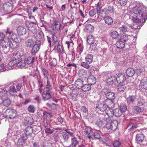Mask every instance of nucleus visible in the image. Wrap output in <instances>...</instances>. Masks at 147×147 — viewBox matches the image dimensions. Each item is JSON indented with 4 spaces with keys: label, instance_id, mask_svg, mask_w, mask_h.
Listing matches in <instances>:
<instances>
[{
    "label": "nucleus",
    "instance_id": "nucleus-1",
    "mask_svg": "<svg viewBox=\"0 0 147 147\" xmlns=\"http://www.w3.org/2000/svg\"><path fill=\"white\" fill-rule=\"evenodd\" d=\"M23 88V85L22 83L15 81L13 82V84L9 86V91L13 95H16L17 92L20 91Z\"/></svg>",
    "mask_w": 147,
    "mask_h": 147
},
{
    "label": "nucleus",
    "instance_id": "nucleus-2",
    "mask_svg": "<svg viewBox=\"0 0 147 147\" xmlns=\"http://www.w3.org/2000/svg\"><path fill=\"white\" fill-rule=\"evenodd\" d=\"M142 11L143 9L141 7H135L133 8L132 14L134 16L143 18L144 19L143 22H145L147 19V15L146 13H143Z\"/></svg>",
    "mask_w": 147,
    "mask_h": 147
},
{
    "label": "nucleus",
    "instance_id": "nucleus-3",
    "mask_svg": "<svg viewBox=\"0 0 147 147\" xmlns=\"http://www.w3.org/2000/svg\"><path fill=\"white\" fill-rule=\"evenodd\" d=\"M14 42H12L11 41L9 40L7 37L5 38L4 39L1 41L0 44L1 47L4 49H7V47H10L12 48L15 47V45H14Z\"/></svg>",
    "mask_w": 147,
    "mask_h": 147
},
{
    "label": "nucleus",
    "instance_id": "nucleus-4",
    "mask_svg": "<svg viewBox=\"0 0 147 147\" xmlns=\"http://www.w3.org/2000/svg\"><path fill=\"white\" fill-rule=\"evenodd\" d=\"M116 77L112 73H109L108 78L105 80L106 83L109 86H112L116 81Z\"/></svg>",
    "mask_w": 147,
    "mask_h": 147
},
{
    "label": "nucleus",
    "instance_id": "nucleus-5",
    "mask_svg": "<svg viewBox=\"0 0 147 147\" xmlns=\"http://www.w3.org/2000/svg\"><path fill=\"white\" fill-rule=\"evenodd\" d=\"M4 117L7 119H13L16 116V113L14 110L7 109L3 113Z\"/></svg>",
    "mask_w": 147,
    "mask_h": 147
},
{
    "label": "nucleus",
    "instance_id": "nucleus-6",
    "mask_svg": "<svg viewBox=\"0 0 147 147\" xmlns=\"http://www.w3.org/2000/svg\"><path fill=\"white\" fill-rule=\"evenodd\" d=\"M102 92L105 94L107 99L111 100L114 99L115 98V93L110 91L109 89L104 88L103 89Z\"/></svg>",
    "mask_w": 147,
    "mask_h": 147
},
{
    "label": "nucleus",
    "instance_id": "nucleus-7",
    "mask_svg": "<svg viewBox=\"0 0 147 147\" xmlns=\"http://www.w3.org/2000/svg\"><path fill=\"white\" fill-rule=\"evenodd\" d=\"M7 37L8 38L9 40L11 41L12 42H14L13 43L14 45L15 42L19 43L21 41V38L19 36L13 32Z\"/></svg>",
    "mask_w": 147,
    "mask_h": 147
},
{
    "label": "nucleus",
    "instance_id": "nucleus-8",
    "mask_svg": "<svg viewBox=\"0 0 147 147\" xmlns=\"http://www.w3.org/2000/svg\"><path fill=\"white\" fill-rule=\"evenodd\" d=\"M106 120L107 123L106 127L107 129H117L118 124L117 121H113L110 123V121H111V120H108V119Z\"/></svg>",
    "mask_w": 147,
    "mask_h": 147
},
{
    "label": "nucleus",
    "instance_id": "nucleus-9",
    "mask_svg": "<svg viewBox=\"0 0 147 147\" xmlns=\"http://www.w3.org/2000/svg\"><path fill=\"white\" fill-rule=\"evenodd\" d=\"M47 82L46 85L44 87L45 90L51 92L53 88V81L52 79L50 80L49 79H47Z\"/></svg>",
    "mask_w": 147,
    "mask_h": 147
},
{
    "label": "nucleus",
    "instance_id": "nucleus-10",
    "mask_svg": "<svg viewBox=\"0 0 147 147\" xmlns=\"http://www.w3.org/2000/svg\"><path fill=\"white\" fill-rule=\"evenodd\" d=\"M51 92L44 90L43 92L41 94L42 99L44 101L49 100L52 98V96L50 93Z\"/></svg>",
    "mask_w": 147,
    "mask_h": 147
},
{
    "label": "nucleus",
    "instance_id": "nucleus-11",
    "mask_svg": "<svg viewBox=\"0 0 147 147\" xmlns=\"http://www.w3.org/2000/svg\"><path fill=\"white\" fill-rule=\"evenodd\" d=\"M44 35L42 32H40L35 36V40L36 43L38 44L41 43V41L44 38Z\"/></svg>",
    "mask_w": 147,
    "mask_h": 147
},
{
    "label": "nucleus",
    "instance_id": "nucleus-12",
    "mask_svg": "<svg viewBox=\"0 0 147 147\" xmlns=\"http://www.w3.org/2000/svg\"><path fill=\"white\" fill-rule=\"evenodd\" d=\"M78 74L80 78L84 79L86 78L88 76L87 71L84 69H81L79 70Z\"/></svg>",
    "mask_w": 147,
    "mask_h": 147
},
{
    "label": "nucleus",
    "instance_id": "nucleus-13",
    "mask_svg": "<svg viewBox=\"0 0 147 147\" xmlns=\"http://www.w3.org/2000/svg\"><path fill=\"white\" fill-rule=\"evenodd\" d=\"M107 105L104 103H100L96 106L97 111H100L99 113H101L104 111H106L107 109Z\"/></svg>",
    "mask_w": 147,
    "mask_h": 147
},
{
    "label": "nucleus",
    "instance_id": "nucleus-14",
    "mask_svg": "<svg viewBox=\"0 0 147 147\" xmlns=\"http://www.w3.org/2000/svg\"><path fill=\"white\" fill-rule=\"evenodd\" d=\"M140 88L143 89H147V80L145 78L142 79L139 85Z\"/></svg>",
    "mask_w": 147,
    "mask_h": 147
},
{
    "label": "nucleus",
    "instance_id": "nucleus-15",
    "mask_svg": "<svg viewBox=\"0 0 147 147\" xmlns=\"http://www.w3.org/2000/svg\"><path fill=\"white\" fill-rule=\"evenodd\" d=\"M126 78L124 75L123 74H118L117 77H116L117 82L118 83H123L126 80Z\"/></svg>",
    "mask_w": 147,
    "mask_h": 147
},
{
    "label": "nucleus",
    "instance_id": "nucleus-16",
    "mask_svg": "<svg viewBox=\"0 0 147 147\" xmlns=\"http://www.w3.org/2000/svg\"><path fill=\"white\" fill-rule=\"evenodd\" d=\"M26 131L27 133H24L22 135L21 137L20 138V139L18 140V142H21V143H22V142L23 143H24L25 141L27 139V135L28 134L29 135L31 134V133H28V130H26L25 131Z\"/></svg>",
    "mask_w": 147,
    "mask_h": 147
},
{
    "label": "nucleus",
    "instance_id": "nucleus-17",
    "mask_svg": "<svg viewBox=\"0 0 147 147\" xmlns=\"http://www.w3.org/2000/svg\"><path fill=\"white\" fill-rule=\"evenodd\" d=\"M83 82L81 79H78L75 81L74 85L77 88L81 89L84 84Z\"/></svg>",
    "mask_w": 147,
    "mask_h": 147
},
{
    "label": "nucleus",
    "instance_id": "nucleus-18",
    "mask_svg": "<svg viewBox=\"0 0 147 147\" xmlns=\"http://www.w3.org/2000/svg\"><path fill=\"white\" fill-rule=\"evenodd\" d=\"M84 30L85 32L90 33L94 31V28L92 25L88 24H86Z\"/></svg>",
    "mask_w": 147,
    "mask_h": 147
},
{
    "label": "nucleus",
    "instance_id": "nucleus-19",
    "mask_svg": "<svg viewBox=\"0 0 147 147\" xmlns=\"http://www.w3.org/2000/svg\"><path fill=\"white\" fill-rule=\"evenodd\" d=\"M11 55L12 56L11 59L13 60L17 61L19 60V59H20V54L19 51H17L16 52L12 53Z\"/></svg>",
    "mask_w": 147,
    "mask_h": 147
},
{
    "label": "nucleus",
    "instance_id": "nucleus-20",
    "mask_svg": "<svg viewBox=\"0 0 147 147\" xmlns=\"http://www.w3.org/2000/svg\"><path fill=\"white\" fill-rule=\"evenodd\" d=\"M17 30L18 34L19 35H23L26 33V28L22 26H19L17 29Z\"/></svg>",
    "mask_w": 147,
    "mask_h": 147
},
{
    "label": "nucleus",
    "instance_id": "nucleus-21",
    "mask_svg": "<svg viewBox=\"0 0 147 147\" xmlns=\"http://www.w3.org/2000/svg\"><path fill=\"white\" fill-rule=\"evenodd\" d=\"M114 99H107L105 100V104L107 107L113 108L115 106V103L113 101Z\"/></svg>",
    "mask_w": 147,
    "mask_h": 147
},
{
    "label": "nucleus",
    "instance_id": "nucleus-22",
    "mask_svg": "<svg viewBox=\"0 0 147 147\" xmlns=\"http://www.w3.org/2000/svg\"><path fill=\"white\" fill-rule=\"evenodd\" d=\"M96 82V79L93 75L90 76L88 77L87 82L90 85L94 84Z\"/></svg>",
    "mask_w": 147,
    "mask_h": 147
},
{
    "label": "nucleus",
    "instance_id": "nucleus-23",
    "mask_svg": "<svg viewBox=\"0 0 147 147\" xmlns=\"http://www.w3.org/2000/svg\"><path fill=\"white\" fill-rule=\"evenodd\" d=\"M25 44L28 48H32L34 44L33 40L31 39H29L25 42Z\"/></svg>",
    "mask_w": 147,
    "mask_h": 147
},
{
    "label": "nucleus",
    "instance_id": "nucleus-24",
    "mask_svg": "<svg viewBox=\"0 0 147 147\" xmlns=\"http://www.w3.org/2000/svg\"><path fill=\"white\" fill-rule=\"evenodd\" d=\"M126 73L127 76L132 77L135 74V71L133 68H129L127 69L126 71Z\"/></svg>",
    "mask_w": 147,
    "mask_h": 147
},
{
    "label": "nucleus",
    "instance_id": "nucleus-25",
    "mask_svg": "<svg viewBox=\"0 0 147 147\" xmlns=\"http://www.w3.org/2000/svg\"><path fill=\"white\" fill-rule=\"evenodd\" d=\"M144 136L142 134H137L136 135V140L138 143L142 142L144 140Z\"/></svg>",
    "mask_w": 147,
    "mask_h": 147
},
{
    "label": "nucleus",
    "instance_id": "nucleus-26",
    "mask_svg": "<svg viewBox=\"0 0 147 147\" xmlns=\"http://www.w3.org/2000/svg\"><path fill=\"white\" fill-rule=\"evenodd\" d=\"M32 47L31 53L32 55H35L40 49L39 46V44H37L36 45H34Z\"/></svg>",
    "mask_w": 147,
    "mask_h": 147
},
{
    "label": "nucleus",
    "instance_id": "nucleus-27",
    "mask_svg": "<svg viewBox=\"0 0 147 147\" xmlns=\"http://www.w3.org/2000/svg\"><path fill=\"white\" fill-rule=\"evenodd\" d=\"M104 20L105 23L108 25H111L113 22L112 18L110 16H107L105 17Z\"/></svg>",
    "mask_w": 147,
    "mask_h": 147
},
{
    "label": "nucleus",
    "instance_id": "nucleus-28",
    "mask_svg": "<svg viewBox=\"0 0 147 147\" xmlns=\"http://www.w3.org/2000/svg\"><path fill=\"white\" fill-rule=\"evenodd\" d=\"M130 36L125 34H122L120 36L119 39L123 42H126L129 40Z\"/></svg>",
    "mask_w": 147,
    "mask_h": 147
},
{
    "label": "nucleus",
    "instance_id": "nucleus-29",
    "mask_svg": "<svg viewBox=\"0 0 147 147\" xmlns=\"http://www.w3.org/2000/svg\"><path fill=\"white\" fill-rule=\"evenodd\" d=\"M105 112L108 115L109 119L110 117H111L114 115L113 111L111 108L107 107L105 111Z\"/></svg>",
    "mask_w": 147,
    "mask_h": 147
},
{
    "label": "nucleus",
    "instance_id": "nucleus-30",
    "mask_svg": "<svg viewBox=\"0 0 147 147\" xmlns=\"http://www.w3.org/2000/svg\"><path fill=\"white\" fill-rule=\"evenodd\" d=\"M115 45L119 49L123 48L125 47V43L120 39L116 42Z\"/></svg>",
    "mask_w": 147,
    "mask_h": 147
},
{
    "label": "nucleus",
    "instance_id": "nucleus-31",
    "mask_svg": "<svg viewBox=\"0 0 147 147\" xmlns=\"http://www.w3.org/2000/svg\"><path fill=\"white\" fill-rule=\"evenodd\" d=\"M93 59V56L91 54H88L85 58V61L90 64L92 63Z\"/></svg>",
    "mask_w": 147,
    "mask_h": 147
},
{
    "label": "nucleus",
    "instance_id": "nucleus-32",
    "mask_svg": "<svg viewBox=\"0 0 147 147\" xmlns=\"http://www.w3.org/2000/svg\"><path fill=\"white\" fill-rule=\"evenodd\" d=\"M114 115L117 117H119L122 114V113L119 109L117 108L113 110Z\"/></svg>",
    "mask_w": 147,
    "mask_h": 147
},
{
    "label": "nucleus",
    "instance_id": "nucleus-33",
    "mask_svg": "<svg viewBox=\"0 0 147 147\" xmlns=\"http://www.w3.org/2000/svg\"><path fill=\"white\" fill-rule=\"evenodd\" d=\"M119 83L117 87L118 90L120 92L123 91L126 88V86L123 83Z\"/></svg>",
    "mask_w": 147,
    "mask_h": 147
},
{
    "label": "nucleus",
    "instance_id": "nucleus-34",
    "mask_svg": "<svg viewBox=\"0 0 147 147\" xmlns=\"http://www.w3.org/2000/svg\"><path fill=\"white\" fill-rule=\"evenodd\" d=\"M78 144L79 142L76 138L74 137L71 138V144H70V146H72V147H76Z\"/></svg>",
    "mask_w": 147,
    "mask_h": 147
},
{
    "label": "nucleus",
    "instance_id": "nucleus-35",
    "mask_svg": "<svg viewBox=\"0 0 147 147\" xmlns=\"http://www.w3.org/2000/svg\"><path fill=\"white\" fill-rule=\"evenodd\" d=\"M136 97L134 96H130L127 99V102L129 104H133L135 101Z\"/></svg>",
    "mask_w": 147,
    "mask_h": 147
},
{
    "label": "nucleus",
    "instance_id": "nucleus-36",
    "mask_svg": "<svg viewBox=\"0 0 147 147\" xmlns=\"http://www.w3.org/2000/svg\"><path fill=\"white\" fill-rule=\"evenodd\" d=\"M91 88L90 85L89 84H85L82 86L81 88L82 91L84 92H86L90 90Z\"/></svg>",
    "mask_w": 147,
    "mask_h": 147
},
{
    "label": "nucleus",
    "instance_id": "nucleus-37",
    "mask_svg": "<svg viewBox=\"0 0 147 147\" xmlns=\"http://www.w3.org/2000/svg\"><path fill=\"white\" fill-rule=\"evenodd\" d=\"M92 129H89L84 131V132L85 133L86 135H87L89 139H91L92 138V136L94 132L92 130Z\"/></svg>",
    "mask_w": 147,
    "mask_h": 147
},
{
    "label": "nucleus",
    "instance_id": "nucleus-38",
    "mask_svg": "<svg viewBox=\"0 0 147 147\" xmlns=\"http://www.w3.org/2000/svg\"><path fill=\"white\" fill-rule=\"evenodd\" d=\"M132 20L135 23H139L142 21V22H143L144 19L143 18H138L137 16H133L132 18Z\"/></svg>",
    "mask_w": 147,
    "mask_h": 147
},
{
    "label": "nucleus",
    "instance_id": "nucleus-39",
    "mask_svg": "<svg viewBox=\"0 0 147 147\" xmlns=\"http://www.w3.org/2000/svg\"><path fill=\"white\" fill-rule=\"evenodd\" d=\"M133 111L135 113L138 114L140 113L142 110L141 108L138 106H135L133 107Z\"/></svg>",
    "mask_w": 147,
    "mask_h": 147
},
{
    "label": "nucleus",
    "instance_id": "nucleus-40",
    "mask_svg": "<svg viewBox=\"0 0 147 147\" xmlns=\"http://www.w3.org/2000/svg\"><path fill=\"white\" fill-rule=\"evenodd\" d=\"M42 72L44 76V79L46 78L47 79H49L48 78L49 73L48 71L44 68H41Z\"/></svg>",
    "mask_w": 147,
    "mask_h": 147
},
{
    "label": "nucleus",
    "instance_id": "nucleus-41",
    "mask_svg": "<svg viewBox=\"0 0 147 147\" xmlns=\"http://www.w3.org/2000/svg\"><path fill=\"white\" fill-rule=\"evenodd\" d=\"M94 38L92 35H89L87 38V41L89 44L94 42Z\"/></svg>",
    "mask_w": 147,
    "mask_h": 147
},
{
    "label": "nucleus",
    "instance_id": "nucleus-42",
    "mask_svg": "<svg viewBox=\"0 0 147 147\" xmlns=\"http://www.w3.org/2000/svg\"><path fill=\"white\" fill-rule=\"evenodd\" d=\"M19 60L17 61H16V66L21 68H22L25 66V63L24 61L23 62L22 61H19Z\"/></svg>",
    "mask_w": 147,
    "mask_h": 147
},
{
    "label": "nucleus",
    "instance_id": "nucleus-43",
    "mask_svg": "<svg viewBox=\"0 0 147 147\" xmlns=\"http://www.w3.org/2000/svg\"><path fill=\"white\" fill-rule=\"evenodd\" d=\"M12 60L10 61L8 64L7 66V69H8V70L9 69H13L12 67L14 65H16V61L13 60Z\"/></svg>",
    "mask_w": 147,
    "mask_h": 147
},
{
    "label": "nucleus",
    "instance_id": "nucleus-44",
    "mask_svg": "<svg viewBox=\"0 0 147 147\" xmlns=\"http://www.w3.org/2000/svg\"><path fill=\"white\" fill-rule=\"evenodd\" d=\"M3 105L6 107H8L11 104V102L9 99H6L2 101Z\"/></svg>",
    "mask_w": 147,
    "mask_h": 147
},
{
    "label": "nucleus",
    "instance_id": "nucleus-45",
    "mask_svg": "<svg viewBox=\"0 0 147 147\" xmlns=\"http://www.w3.org/2000/svg\"><path fill=\"white\" fill-rule=\"evenodd\" d=\"M34 61L33 58H32L30 57H28L24 61V63H25V65L29 64L30 65Z\"/></svg>",
    "mask_w": 147,
    "mask_h": 147
},
{
    "label": "nucleus",
    "instance_id": "nucleus-46",
    "mask_svg": "<svg viewBox=\"0 0 147 147\" xmlns=\"http://www.w3.org/2000/svg\"><path fill=\"white\" fill-rule=\"evenodd\" d=\"M55 26V28L56 30L58 31L60 30V28L61 26V24L58 21L55 20L54 21Z\"/></svg>",
    "mask_w": 147,
    "mask_h": 147
},
{
    "label": "nucleus",
    "instance_id": "nucleus-47",
    "mask_svg": "<svg viewBox=\"0 0 147 147\" xmlns=\"http://www.w3.org/2000/svg\"><path fill=\"white\" fill-rule=\"evenodd\" d=\"M111 37L112 38L117 39L119 36V34L117 31H114L111 32Z\"/></svg>",
    "mask_w": 147,
    "mask_h": 147
},
{
    "label": "nucleus",
    "instance_id": "nucleus-48",
    "mask_svg": "<svg viewBox=\"0 0 147 147\" xmlns=\"http://www.w3.org/2000/svg\"><path fill=\"white\" fill-rule=\"evenodd\" d=\"M120 30L123 32H128L129 29L127 26H122L119 28Z\"/></svg>",
    "mask_w": 147,
    "mask_h": 147
},
{
    "label": "nucleus",
    "instance_id": "nucleus-49",
    "mask_svg": "<svg viewBox=\"0 0 147 147\" xmlns=\"http://www.w3.org/2000/svg\"><path fill=\"white\" fill-rule=\"evenodd\" d=\"M90 64V63H89L85 61V62H82L81 63V65L84 68L88 69L90 67V65H89Z\"/></svg>",
    "mask_w": 147,
    "mask_h": 147
},
{
    "label": "nucleus",
    "instance_id": "nucleus-50",
    "mask_svg": "<svg viewBox=\"0 0 147 147\" xmlns=\"http://www.w3.org/2000/svg\"><path fill=\"white\" fill-rule=\"evenodd\" d=\"M119 109H120V110L122 113L125 112L127 110V107L125 105L122 104H121V106Z\"/></svg>",
    "mask_w": 147,
    "mask_h": 147
},
{
    "label": "nucleus",
    "instance_id": "nucleus-51",
    "mask_svg": "<svg viewBox=\"0 0 147 147\" xmlns=\"http://www.w3.org/2000/svg\"><path fill=\"white\" fill-rule=\"evenodd\" d=\"M51 66L52 67H54L57 64L56 59L55 58L51 59L50 62Z\"/></svg>",
    "mask_w": 147,
    "mask_h": 147
},
{
    "label": "nucleus",
    "instance_id": "nucleus-52",
    "mask_svg": "<svg viewBox=\"0 0 147 147\" xmlns=\"http://www.w3.org/2000/svg\"><path fill=\"white\" fill-rule=\"evenodd\" d=\"M7 92H8L7 90H6L4 89H0V96H6L7 95Z\"/></svg>",
    "mask_w": 147,
    "mask_h": 147
},
{
    "label": "nucleus",
    "instance_id": "nucleus-53",
    "mask_svg": "<svg viewBox=\"0 0 147 147\" xmlns=\"http://www.w3.org/2000/svg\"><path fill=\"white\" fill-rule=\"evenodd\" d=\"M144 100L142 98H140L138 99L137 102V105L139 106H142L144 104Z\"/></svg>",
    "mask_w": 147,
    "mask_h": 147
},
{
    "label": "nucleus",
    "instance_id": "nucleus-54",
    "mask_svg": "<svg viewBox=\"0 0 147 147\" xmlns=\"http://www.w3.org/2000/svg\"><path fill=\"white\" fill-rule=\"evenodd\" d=\"M3 8L5 11L7 12L9 11V10L11 8V7L8 6L7 4H5L3 5Z\"/></svg>",
    "mask_w": 147,
    "mask_h": 147
},
{
    "label": "nucleus",
    "instance_id": "nucleus-55",
    "mask_svg": "<svg viewBox=\"0 0 147 147\" xmlns=\"http://www.w3.org/2000/svg\"><path fill=\"white\" fill-rule=\"evenodd\" d=\"M46 105L47 107L53 110H55L56 108V105L54 103H53L51 105L48 103H47L46 104Z\"/></svg>",
    "mask_w": 147,
    "mask_h": 147
},
{
    "label": "nucleus",
    "instance_id": "nucleus-56",
    "mask_svg": "<svg viewBox=\"0 0 147 147\" xmlns=\"http://www.w3.org/2000/svg\"><path fill=\"white\" fill-rule=\"evenodd\" d=\"M113 145L114 147H119L121 144L119 141L115 140L113 142Z\"/></svg>",
    "mask_w": 147,
    "mask_h": 147
},
{
    "label": "nucleus",
    "instance_id": "nucleus-57",
    "mask_svg": "<svg viewBox=\"0 0 147 147\" xmlns=\"http://www.w3.org/2000/svg\"><path fill=\"white\" fill-rule=\"evenodd\" d=\"M115 10L114 7L112 6H109L108 7L107 11H108L111 13L114 12Z\"/></svg>",
    "mask_w": 147,
    "mask_h": 147
},
{
    "label": "nucleus",
    "instance_id": "nucleus-58",
    "mask_svg": "<svg viewBox=\"0 0 147 147\" xmlns=\"http://www.w3.org/2000/svg\"><path fill=\"white\" fill-rule=\"evenodd\" d=\"M96 14V11L94 9H93L89 11V15L90 17H92L93 16Z\"/></svg>",
    "mask_w": 147,
    "mask_h": 147
},
{
    "label": "nucleus",
    "instance_id": "nucleus-59",
    "mask_svg": "<svg viewBox=\"0 0 147 147\" xmlns=\"http://www.w3.org/2000/svg\"><path fill=\"white\" fill-rule=\"evenodd\" d=\"M90 48L92 50H95L97 49V45L94 42L91 43Z\"/></svg>",
    "mask_w": 147,
    "mask_h": 147
},
{
    "label": "nucleus",
    "instance_id": "nucleus-60",
    "mask_svg": "<svg viewBox=\"0 0 147 147\" xmlns=\"http://www.w3.org/2000/svg\"><path fill=\"white\" fill-rule=\"evenodd\" d=\"M138 127L137 125L136 124L131 123L128 126L127 128L129 129H134Z\"/></svg>",
    "mask_w": 147,
    "mask_h": 147
},
{
    "label": "nucleus",
    "instance_id": "nucleus-61",
    "mask_svg": "<svg viewBox=\"0 0 147 147\" xmlns=\"http://www.w3.org/2000/svg\"><path fill=\"white\" fill-rule=\"evenodd\" d=\"M83 48L84 47L82 46V45L81 44H80L78 46V49L79 54H80L83 51Z\"/></svg>",
    "mask_w": 147,
    "mask_h": 147
},
{
    "label": "nucleus",
    "instance_id": "nucleus-62",
    "mask_svg": "<svg viewBox=\"0 0 147 147\" xmlns=\"http://www.w3.org/2000/svg\"><path fill=\"white\" fill-rule=\"evenodd\" d=\"M33 77L36 79L37 81L41 80V77L40 75V74L38 75V74L37 73L34 74L33 75Z\"/></svg>",
    "mask_w": 147,
    "mask_h": 147
},
{
    "label": "nucleus",
    "instance_id": "nucleus-63",
    "mask_svg": "<svg viewBox=\"0 0 147 147\" xmlns=\"http://www.w3.org/2000/svg\"><path fill=\"white\" fill-rule=\"evenodd\" d=\"M5 32L6 34V35H8V36H9L11 34H12L13 32L8 27L7 28V30Z\"/></svg>",
    "mask_w": 147,
    "mask_h": 147
},
{
    "label": "nucleus",
    "instance_id": "nucleus-64",
    "mask_svg": "<svg viewBox=\"0 0 147 147\" xmlns=\"http://www.w3.org/2000/svg\"><path fill=\"white\" fill-rule=\"evenodd\" d=\"M6 67H5L4 66V65L3 64L0 65V71L3 72L5 71V70H8V69Z\"/></svg>",
    "mask_w": 147,
    "mask_h": 147
}]
</instances>
